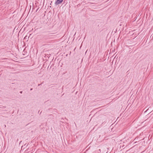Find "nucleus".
I'll return each mask as SVG.
<instances>
[{
    "label": "nucleus",
    "mask_w": 153,
    "mask_h": 153,
    "mask_svg": "<svg viewBox=\"0 0 153 153\" xmlns=\"http://www.w3.org/2000/svg\"><path fill=\"white\" fill-rule=\"evenodd\" d=\"M63 1V0H57L56 1L55 3V4L56 5H58L59 4L62 3Z\"/></svg>",
    "instance_id": "f257e3e1"
},
{
    "label": "nucleus",
    "mask_w": 153,
    "mask_h": 153,
    "mask_svg": "<svg viewBox=\"0 0 153 153\" xmlns=\"http://www.w3.org/2000/svg\"><path fill=\"white\" fill-rule=\"evenodd\" d=\"M20 92L21 93H22V91H21Z\"/></svg>",
    "instance_id": "f03ea898"
},
{
    "label": "nucleus",
    "mask_w": 153,
    "mask_h": 153,
    "mask_svg": "<svg viewBox=\"0 0 153 153\" xmlns=\"http://www.w3.org/2000/svg\"><path fill=\"white\" fill-rule=\"evenodd\" d=\"M32 90V88H31V89H30V90Z\"/></svg>",
    "instance_id": "7ed1b4c3"
},
{
    "label": "nucleus",
    "mask_w": 153,
    "mask_h": 153,
    "mask_svg": "<svg viewBox=\"0 0 153 153\" xmlns=\"http://www.w3.org/2000/svg\"><path fill=\"white\" fill-rule=\"evenodd\" d=\"M99 151H100V149H99Z\"/></svg>",
    "instance_id": "20e7f679"
}]
</instances>
